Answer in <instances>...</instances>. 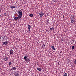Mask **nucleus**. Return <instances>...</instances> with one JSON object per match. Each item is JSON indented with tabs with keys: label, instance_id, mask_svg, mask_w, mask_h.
<instances>
[{
	"label": "nucleus",
	"instance_id": "obj_19",
	"mask_svg": "<svg viewBox=\"0 0 76 76\" xmlns=\"http://www.w3.org/2000/svg\"><path fill=\"white\" fill-rule=\"evenodd\" d=\"M74 48H75V46H72V50H74Z\"/></svg>",
	"mask_w": 76,
	"mask_h": 76
},
{
	"label": "nucleus",
	"instance_id": "obj_8",
	"mask_svg": "<svg viewBox=\"0 0 76 76\" xmlns=\"http://www.w3.org/2000/svg\"><path fill=\"white\" fill-rule=\"evenodd\" d=\"M4 59L5 60V61H7V60H8V57H4Z\"/></svg>",
	"mask_w": 76,
	"mask_h": 76
},
{
	"label": "nucleus",
	"instance_id": "obj_30",
	"mask_svg": "<svg viewBox=\"0 0 76 76\" xmlns=\"http://www.w3.org/2000/svg\"><path fill=\"white\" fill-rule=\"evenodd\" d=\"M47 22H48V21H47Z\"/></svg>",
	"mask_w": 76,
	"mask_h": 76
},
{
	"label": "nucleus",
	"instance_id": "obj_33",
	"mask_svg": "<svg viewBox=\"0 0 76 76\" xmlns=\"http://www.w3.org/2000/svg\"><path fill=\"white\" fill-rule=\"evenodd\" d=\"M13 18H15V16H14V17H13Z\"/></svg>",
	"mask_w": 76,
	"mask_h": 76
},
{
	"label": "nucleus",
	"instance_id": "obj_25",
	"mask_svg": "<svg viewBox=\"0 0 76 76\" xmlns=\"http://www.w3.org/2000/svg\"><path fill=\"white\" fill-rule=\"evenodd\" d=\"M74 62H75V64H76V60H75V61Z\"/></svg>",
	"mask_w": 76,
	"mask_h": 76
},
{
	"label": "nucleus",
	"instance_id": "obj_23",
	"mask_svg": "<svg viewBox=\"0 0 76 76\" xmlns=\"http://www.w3.org/2000/svg\"><path fill=\"white\" fill-rule=\"evenodd\" d=\"M51 48H54V46H52L51 47Z\"/></svg>",
	"mask_w": 76,
	"mask_h": 76
},
{
	"label": "nucleus",
	"instance_id": "obj_17",
	"mask_svg": "<svg viewBox=\"0 0 76 76\" xmlns=\"http://www.w3.org/2000/svg\"><path fill=\"white\" fill-rule=\"evenodd\" d=\"M14 19L15 20H17V19H18V17H15V18H14Z\"/></svg>",
	"mask_w": 76,
	"mask_h": 76
},
{
	"label": "nucleus",
	"instance_id": "obj_7",
	"mask_svg": "<svg viewBox=\"0 0 76 76\" xmlns=\"http://www.w3.org/2000/svg\"><path fill=\"white\" fill-rule=\"evenodd\" d=\"M10 7L11 9H14V8H16V7L15 5H13L11 6Z\"/></svg>",
	"mask_w": 76,
	"mask_h": 76
},
{
	"label": "nucleus",
	"instance_id": "obj_24",
	"mask_svg": "<svg viewBox=\"0 0 76 76\" xmlns=\"http://www.w3.org/2000/svg\"><path fill=\"white\" fill-rule=\"evenodd\" d=\"M52 49H53V50H56V48H53Z\"/></svg>",
	"mask_w": 76,
	"mask_h": 76
},
{
	"label": "nucleus",
	"instance_id": "obj_20",
	"mask_svg": "<svg viewBox=\"0 0 76 76\" xmlns=\"http://www.w3.org/2000/svg\"><path fill=\"white\" fill-rule=\"evenodd\" d=\"M4 38H5V39H7V36H4Z\"/></svg>",
	"mask_w": 76,
	"mask_h": 76
},
{
	"label": "nucleus",
	"instance_id": "obj_13",
	"mask_svg": "<svg viewBox=\"0 0 76 76\" xmlns=\"http://www.w3.org/2000/svg\"><path fill=\"white\" fill-rule=\"evenodd\" d=\"M50 29L51 31H54V27H52L50 28Z\"/></svg>",
	"mask_w": 76,
	"mask_h": 76
},
{
	"label": "nucleus",
	"instance_id": "obj_2",
	"mask_svg": "<svg viewBox=\"0 0 76 76\" xmlns=\"http://www.w3.org/2000/svg\"><path fill=\"white\" fill-rule=\"evenodd\" d=\"M40 17H42L43 15H44V13H43L42 11H41L40 12V13L39 14Z\"/></svg>",
	"mask_w": 76,
	"mask_h": 76
},
{
	"label": "nucleus",
	"instance_id": "obj_34",
	"mask_svg": "<svg viewBox=\"0 0 76 76\" xmlns=\"http://www.w3.org/2000/svg\"><path fill=\"white\" fill-rule=\"evenodd\" d=\"M54 1V2H55V1Z\"/></svg>",
	"mask_w": 76,
	"mask_h": 76
},
{
	"label": "nucleus",
	"instance_id": "obj_4",
	"mask_svg": "<svg viewBox=\"0 0 76 76\" xmlns=\"http://www.w3.org/2000/svg\"><path fill=\"white\" fill-rule=\"evenodd\" d=\"M31 28V26L29 24H28V29L29 30V31H30V29Z\"/></svg>",
	"mask_w": 76,
	"mask_h": 76
},
{
	"label": "nucleus",
	"instance_id": "obj_10",
	"mask_svg": "<svg viewBox=\"0 0 76 76\" xmlns=\"http://www.w3.org/2000/svg\"><path fill=\"white\" fill-rule=\"evenodd\" d=\"M16 68L15 67H13L11 70H16Z\"/></svg>",
	"mask_w": 76,
	"mask_h": 76
},
{
	"label": "nucleus",
	"instance_id": "obj_27",
	"mask_svg": "<svg viewBox=\"0 0 76 76\" xmlns=\"http://www.w3.org/2000/svg\"><path fill=\"white\" fill-rule=\"evenodd\" d=\"M62 41H63L64 39H61Z\"/></svg>",
	"mask_w": 76,
	"mask_h": 76
},
{
	"label": "nucleus",
	"instance_id": "obj_12",
	"mask_svg": "<svg viewBox=\"0 0 76 76\" xmlns=\"http://www.w3.org/2000/svg\"><path fill=\"white\" fill-rule=\"evenodd\" d=\"M8 44V42H3V44L4 45H7Z\"/></svg>",
	"mask_w": 76,
	"mask_h": 76
},
{
	"label": "nucleus",
	"instance_id": "obj_26",
	"mask_svg": "<svg viewBox=\"0 0 76 76\" xmlns=\"http://www.w3.org/2000/svg\"><path fill=\"white\" fill-rule=\"evenodd\" d=\"M63 18H64V15H63Z\"/></svg>",
	"mask_w": 76,
	"mask_h": 76
},
{
	"label": "nucleus",
	"instance_id": "obj_9",
	"mask_svg": "<svg viewBox=\"0 0 76 76\" xmlns=\"http://www.w3.org/2000/svg\"><path fill=\"white\" fill-rule=\"evenodd\" d=\"M71 23H74V19L72 18L71 19Z\"/></svg>",
	"mask_w": 76,
	"mask_h": 76
},
{
	"label": "nucleus",
	"instance_id": "obj_15",
	"mask_svg": "<svg viewBox=\"0 0 76 76\" xmlns=\"http://www.w3.org/2000/svg\"><path fill=\"white\" fill-rule=\"evenodd\" d=\"M19 75L18 74V72L15 73V76H19Z\"/></svg>",
	"mask_w": 76,
	"mask_h": 76
},
{
	"label": "nucleus",
	"instance_id": "obj_11",
	"mask_svg": "<svg viewBox=\"0 0 76 76\" xmlns=\"http://www.w3.org/2000/svg\"><path fill=\"white\" fill-rule=\"evenodd\" d=\"M37 69L38 70H39V72H41V71L42 70V69L40 68H37Z\"/></svg>",
	"mask_w": 76,
	"mask_h": 76
},
{
	"label": "nucleus",
	"instance_id": "obj_3",
	"mask_svg": "<svg viewBox=\"0 0 76 76\" xmlns=\"http://www.w3.org/2000/svg\"><path fill=\"white\" fill-rule=\"evenodd\" d=\"M18 12L19 15H22V10H20L19 11H18Z\"/></svg>",
	"mask_w": 76,
	"mask_h": 76
},
{
	"label": "nucleus",
	"instance_id": "obj_35",
	"mask_svg": "<svg viewBox=\"0 0 76 76\" xmlns=\"http://www.w3.org/2000/svg\"><path fill=\"white\" fill-rule=\"evenodd\" d=\"M0 62H1V61H0Z\"/></svg>",
	"mask_w": 76,
	"mask_h": 76
},
{
	"label": "nucleus",
	"instance_id": "obj_16",
	"mask_svg": "<svg viewBox=\"0 0 76 76\" xmlns=\"http://www.w3.org/2000/svg\"><path fill=\"white\" fill-rule=\"evenodd\" d=\"M45 46V45L44 44H43L42 45V48H44V47Z\"/></svg>",
	"mask_w": 76,
	"mask_h": 76
},
{
	"label": "nucleus",
	"instance_id": "obj_5",
	"mask_svg": "<svg viewBox=\"0 0 76 76\" xmlns=\"http://www.w3.org/2000/svg\"><path fill=\"white\" fill-rule=\"evenodd\" d=\"M13 50H10V55H12V54L13 55Z\"/></svg>",
	"mask_w": 76,
	"mask_h": 76
},
{
	"label": "nucleus",
	"instance_id": "obj_32",
	"mask_svg": "<svg viewBox=\"0 0 76 76\" xmlns=\"http://www.w3.org/2000/svg\"><path fill=\"white\" fill-rule=\"evenodd\" d=\"M73 42H74V40H73Z\"/></svg>",
	"mask_w": 76,
	"mask_h": 76
},
{
	"label": "nucleus",
	"instance_id": "obj_1",
	"mask_svg": "<svg viewBox=\"0 0 76 76\" xmlns=\"http://www.w3.org/2000/svg\"><path fill=\"white\" fill-rule=\"evenodd\" d=\"M28 55H26L24 57V60H25L26 61H30V59L29 58H28Z\"/></svg>",
	"mask_w": 76,
	"mask_h": 76
},
{
	"label": "nucleus",
	"instance_id": "obj_29",
	"mask_svg": "<svg viewBox=\"0 0 76 76\" xmlns=\"http://www.w3.org/2000/svg\"><path fill=\"white\" fill-rule=\"evenodd\" d=\"M0 18H1V15H0Z\"/></svg>",
	"mask_w": 76,
	"mask_h": 76
},
{
	"label": "nucleus",
	"instance_id": "obj_6",
	"mask_svg": "<svg viewBox=\"0 0 76 76\" xmlns=\"http://www.w3.org/2000/svg\"><path fill=\"white\" fill-rule=\"evenodd\" d=\"M22 15H18V20H19V19H20V18H22Z\"/></svg>",
	"mask_w": 76,
	"mask_h": 76
},
{
	"label": "nucleus",
	"instance_id": "obj_28",
	"mask_svg": "<svg viewBox=\"0 0 76 76\" xmlns=\"http://www.w3.org/2000/svg\"><path fill=\"white\" fill-rule=\"evenodd\" d=\"M1 10H0V13H1Z\"/></svg>",
	"mask_w": 76,
	"mask_h": 76
},
{
	"label": "nucleus",
	"instance_id": "obj_22",
	"mask_svg": "<svg viewBox=\"0 0 76 76\" xmlns=\"http://www.w3.org/2000/svg\"><path fill=\"white\" fill-rule=\"evenodd\" d=\"M9 66H10V65L12 64V62H9Z\"/></svg>",
	"mask_w": 76,
	"mask_h": 76
},
{
	"label": "nucleus",
	"instance_id": "obj_18",
	"mask_svg": "<svg viewBox=\"0 0 76 76\" xmlns=\"http://www.w3.org/2000/svg\"><path fill=\"white\" fill-rule=\"evenodd\" d=\"M71 19H74V17H73V15H72L71 16Z\"/></svg>",
	"mask_w": 76,
	"mask_h": 76
},
{
	"label": "nucleus",
	"instance_id": "obj_14",
	"mask_svg": "<svg viewBox=\"0 0 76 76\" xmlns=\"http://www.w3.org/2000/svg\"><path fill=\"white\" fill-rule=\"evenodd\" d=\"M29 16L30 17L32 18V17H33V16H34V15H33V14H30L29 15Z\"/></svg>",
	"mask_w": 76,
	"mask_h": 76
},
{
	"label": "nucleus",
	"instance_id": "obj_31",
	"mask_svg": "<svg viewBox=\"0 0 76 76\" xmlns=\"http://www.w3.org/2000/svg\"><path fill=\"white\" fill-rule=\"evenodd\" d=\"M61 52H60V53H61Z\"/></svg>",
	"mask_w": 76,
	"mask_h": 76
},
{
	"label": "nucleus",
	"instance_id": "obj_21",
	"mask_svg": "<svg viewBox=\"0 0 76 76\" xmlns=\"http://www.w3.org/2000/svg\"><path fill=\"white\" fill-rule=\"evenodd\" d=\"M64 76H67V74L66 73H65L64 74Z\"/></svg>",
	"mask_w": 76,
	"mask_h": 76
}]
</instances>
